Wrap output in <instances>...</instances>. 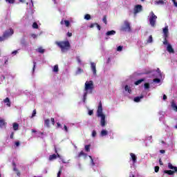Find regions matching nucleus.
Instances as JSON below:
<instances>
[{
  "mask_svg": "<svg viewBox=\"0 0 177 177\" xmlns=\"http://www.w3.org/2000/svg\"><path fill=\"white\" fill-rule=\"evenodd\" d=\"M6 38L3 37H0V42H2V41H5Z\"/></svg>",
  "mask_w": 177,
  "mask_h": 177,
  "instance_id": "6e6d98bb",
  "label": "nucleus"
},
{
  "mask_svg": "<svg viewBox=\"0 0 177 177\" xmlns=\"http://www.w3.org/2000/svg\"><path fill=\"white\" fill-rule=\"evenodd\" d=\"M164 38H168V26L163 28Z\"/></svg>",
  "mask_w": 177,
  "mask_h": 177,
  "instance_id": "f8f14e48",
  "label": "nucleus"
},
{
  "mask_svg": "<svg viewBox=\"0 0 177 177\" xmlns=\"http://www.w3.org/2000/svg\"><path fill=\"white\" fill-rule=\"evenodd\" d=\"M81 73H84V70H82L81 68H78L77 74H81Z\"/></svg>",
  "mask_w": 177,
  "mask_h": 177,
  "instance_id": "c9c22d12",
  "label": "nucleus"
},
{
  "mask_svg": "<svg viewBox=\"0 0 177 177\" xmlns=\"http://www.w3.org/2000/svg\"><path fill=\"white\" fill-rule=\"evenodd\" d=\"M167 50L169 52V53H175V50H174L171 44L167 45Z\"/></svg>",
  "mask_w": 177,
  "mask_h": 177,
  "instance_id": "1a4fd4ad",
  "label": "nucleus"
},
{
  "mask_svg": "<svg viewBox=\"0 0 177 177\" xmlns=\"http://www.w3.org/2000/svg\"><path fill=\"white\" fill-rule=\"evenodd\" d=\"M55 44L61 48V50L63 53L67 52L71 48V44H70V41H68V40L55 41Z\"/></svg>",
  "mask_w": 177,
  "mask_h": 177,
  "instance_id": "f03ea898",
  "label": "nucleus"
},
{
  "mask_svg": "<svg viewBox=\"0 0 177 177\" xmlns=\"http://www.w3.org/2000/svg\"><path fill=\"white\" fill-rule=\"evenodd\" d=\"M37 66V62H33V68H32V71H35V66Z\"/></svg>",
  "mask_w": 177,
  "mask_h": 177,
  "instance_id": "79ce46f5",
  "label": "nucleus"
},
{
  "mask_svg": "<svg viewBox=\"0 0 177 177\" xmlns=\"http://www.w3.org/2000/svg\"><path fill=\"white\" fill-rule=\"evenodd\" d=\"M89 158H91V163L93 164V165H95V162H93V159L92 158V156H89Z\"/></svg>",
  "mask_w": 177,
  "mask_h": 177,
  "instance_id": "4d7b16f0",
  "label": "nucleus"
},
{
  "mask_svg": "<svg viewBox=\"0 0 177 177\" xmlns=\"http://www.w3.org/2000/svg\"><path fill=\"white\" fill-rule=\"evenodd\" d=\"M17 176H20V175H21V173H20V171H17Z\"/></svg>",
  "mask_w": 177,
  "mask_h": 177,
  "instance_id": "338daca9",
  "label": "nucleus"
},
{
  "mask_svg": "<svg viewBox=\"0 0 177 177\" xmlns=\"http://www.w3.org/2000/svg\"><path fill=\"white\" fill-rule=\"evenodd\" d=\"M84 90L86 92L91 91V93H92V91H93V81L90 80L89 82H86Z\"/></svg>",
  "mask_w": 177,
  "mask_h": 177,
  "instance_id": "20e7f679",
  "label": "nucleus"
},
{
  "mask_svg": "<svg viewBox=\"0 0 177 177\" xmlns=\"http://www.w3.org/2000/svg\"><path fill=\"white\" fill-rule=\"evenodd\" d=\"M102 21L104 24H107V17L106 15L103 17Z\"/></svg>",
  "mask_w": 177,
  "mask_h": 177,
  "instance_id": "2f4dec72",
  "label": "nucleus"
},
{
  "mask_svg": "<svg viewBox=\"0 0 177 177\" xmlns=\"http://www.w3.org/2000/svg\"><path fill=\"white\" fill-rule=\"evenodd\" d=\"M95 26H96V27H97V28L99 30V31H100V30H101V27H100V25H99V24H96L95 23Z\"/></svg>",
  "mask_w": 177,
  "mask_h": 177,
  "instance_id": "09e8293b",
  "label": "nucleus"
},
{
  "mask_svg": "<svg viewBox=\"0 0 177 177\" xmlns=\"http://www.w3.org/2000/svg\"><path fill=\"white\" fill-rule=\"evenodd\" d=\"M62 169H60L57 173V177H60V175H62Z\"/></svg>",
  "mask_w": 177,
  "mask_h": 177,
  "instance_id": "49530a36",
  "label": "nucleus"
},
{
  "mask_svg": "<svg viewBox=\"0 0 177 177\" xmlns=\"http://www.w3.org/2000/svg\"><path fill=\"white\" fill-rule=\"evenodd\" d=\"M64 129L65 130V132H68V129L67 128V126L64 124Z\"/></svg>",
  "mask_w": 177,
  "mask_h": 177,
  "instance_id": "3c124183",
  "label": "nucleus"
},
{
  "mask_svg": "<svg viewBox=\"0 0 177 177\" xmlns=\"http://www.w3.org/2000/svg\"><path fill=\"white\" fill-rule=\"evenodd\" d=\"M97 117L101 118V127H106V125H107V122H106V115L103 113V106L102 105V101L99 102V105L97 110Z\"/></svg>",
  "mask_w": 177,
  "mask_h": 177,
  "instance_id": "f257e3e1",
  "label": "nucleus"
},
{
  "mask_svg": "<svg viewBox=\"0 0 177 177\" xmlns=\"http://www.w3.org/2000/svg\"><path fill=\"white\" fill-rule=\"evenodd\" d=\"M163 100H167V96L165 95H163Z\"/></svg>",
  "mask_w": 177,
  "mask_h": 177,
  "instance_id": "774afa93",
  "label": "nucleus"
},
{
  "mask_svg": "<svg viewBox=\"0 0 177 177\" xmlns=\"http://www.w3.org/2000/svg\"><path fill=\"white\" fill-rule=\"evenodd\" d=\"M50 122V120H49V119L45 120H44V125H45V127H47V128H49V127H50V125H49Z\"/></svg>",
  "mask_w": 177,
  "mask_h": 177,
  "instance_id": "b1692460",
  "label": "nucleus"
},
{
  "mask_svg": "<svg viewBox=\"0 0 177 177\" xmlns=\"http://www.w3.org/2000/svg\"><path fill=\"white\" fill-rule=\"evenodd\" d=\"M144 96L143 95H140L139 97H134V102L136 103H139V102H140V99H143Z\"/></svg>",
  "mask_w": 177,
  "mask_h": 177,
  "instance_id": "2eb2a0df",
  "label": "nucleus"
},
{
  "mask_svg": "<svg viewBox=\"0 0 177 177\" xmlns=\"http://www.w3.org/2000/svg\"><path fill=\"white\" fill-rule=\"evenodd\" d=\"M12 55H17V50L12 51Z\"/></svg>",
  "mask_w": 177,
  "mask_h": 177,
  "instance_id": "69168bd1",
  "label": "nucleus"
},
{
  "mask_svg": "<svg viewBox=\"0 0 177 177\" xmlns=\"http://www.w3.org/2000/svg\"><path fill=\"white\" fill-rule=\"evenodd\" d=\"M164 45H169L168 40H167V37H165V41H163Z\"/></svg>",
  "mask_w": 177,
  "mask_h": 177,
  "instance_id": "c03bdc74",
  "label": "nucleus"
},
{
  "mask_svg": "<svg viewBox=\"0 0 177 177\" xmlns=\"http://www.w3.org/2000/svg\"><path fill=\"white\" fill-rule=\"evenodd\" d=\"M36 114H37V110L35 109L32 111L31 118H32L33 117H35Z\"/></svg>",
  "mask_w": 177,
  "mask_h": 177,
  "instance_id": "e433bc0d",
  "label": "nucleus"
},
{
  "mask_svg": "<svg viewBox=\"0 0 177 177\" xmlns=\"http://www.w3.org/2000/svg\"><path fill=\"white\" fill-rule=\"evenodd\" d=\"M14 131H17L19 129V124L17 122H14L12 124Z\"/></svg>",
  "mask_w": 177,
  "mask_h": 177,
  "instance_id": "6ab92c4d",
  "label": "nucleus"
},
{
  "mask_svg": "<svg viewBox=\"0 0 177 177\" xmlns=\"http://www.w3.org/2000/svg\"><path fill=\"white\" fill-rule=\"evenodd\" d=\"M147 42L148 44H151V42H153V36H152V35H150V36L149 37V39H148V40L147 41Z\"/></svg>",
  "mask_w": 177,
  "mask_h": 177,
  "instance_id": "c756f323",
  "label": "nucleus"
},
{
  "mask_svg": "<svg viewBox=\"0 0 177 177\" xmlns=\"http://www.w3.org/2000/svg\"><path fill=\"white\" fill-rule=\"evenodd\" d=\"M161 82V80H160L159 78H156V79L153 80V82L158 83V82Z\"/></svg>",
  "mask_w": 177,
  "mask_h": 177,
  "instance_id": "a18cd8bd",
  "label": "nucleus"
},
{
  "mask_svg": "<svg viewBox=\"0 0 177 177\" xmlns=\"http://www.w3.org/2000/svg\"><path fill=\"white\" fill-rule=\"evenodd\" d=\"M6 122H5V120L0 119V128H2V127H5L6 125Z\"/></svg>",
  "mask_w": 177,
  "mask_h": 177,
  "instance_id": "a211bd4d",
  "label": "nucleus"
},
{
  "mask_svg": "<svg viewBox=\"0 0 177 177\" xmlns=\"http://www.w3.org/2000/svg\"><path fill=\"white\" fill-rule=\"evenodd\" d=\"M130 156L131 157V160H132L133 164H135V162H136V160H137L136 155H135V153H131Z\"/></svg>",
  "mask_w": 177,
  "mask_h": 177,
  "instance_id": "ddd939ff",
  "label": "nucleus"
},
{
  "mask_svg": "<svg viewBox=\"0 0 177 177\" xmlns=\"http://www.w3.org/2000/svg\"><path fill=\"white\" fill-rule=\"evenodd\" d=\"M32 28H38V24H37V22L32 24Z\"/></svg>",
  "mask_w": 177,
  "mask_h": 177,
  "instance_id": "72a5a7b5",
  "label": "nucleus"
},
{
  "mask_svg": "<svg viewBox=\"0 0 177 177\" xmlns=\"http://www.w3.org/2000/svg\"><path fill=\"white\" fill-rule=\"evenodd\" d=\"M171 108L173 110H174V111H177V105L174 102H171Z\"/></svg>",
  "mask_w": 177,
  "mask_h": 177,
  "instance_id": "5701e85b",
  "label": "nucleus"
},
{
  "mask_svg": "<svg viewBox=\"0 0 177 177\" xmlns=\"http://www.w3.org/2000/svg\"><path fill=\"white\" fill-rule=\"evenodd\" d=\"M143 82H145V78L140 79V80L136 81L134 84H135V85H140V83Z\"/></svg>",
  "mask_w": 177,
  "mask_h": 177,
  "instance_id": "412c9836",
  "label": "nucleus"
},
{
  "mask_svg": "<svg viewBox=\"0 0 177 177\" xmlns=\"http://www.w3.org/2000/svg\"><path fill=\"white\" fill-rule=\"evenodd\" d=\"M154 171H155V172H158V171H160V167H158V166H156L155 167H154Z\"/></svg>",
  "mask_w": 177,
  "mask_h": 177,
  "instance_id": "58836bf2",
  "label": "nucleus"
},
{
  "mask_svg": "<svg viewBox=\"0 0 177 177\" xmlns=\"http://www.w3.org/2000/svg\"><path fill=\"white\" fill-rule=\"evenodd\" d=\"M164 3H165V1H164V0H159L155 1V5H164Z\"/></svg>",
  "mask_w": 177,
  "mask_h": 177,
  "instance_id": "aec40b11",
  "label": "nucleus"
},
{
  "mask_svg": "<svg viewBox=\"0 0 177 177\" xmlns=\"http://www.w3.org/2000/svg\"><path fill=\"white\" fill-rule=\"evenodd\" d=\"M159 164L160 165H164V163H162V160H161V159L159 160Z\"/></svg>",
  "mask_w": 177,
  "mask_h": 177,
  "instance_id": "0e129e2a",
  "label": "nucleus"
},
{
  "mask_svg": "<svg viewBox=\"0 0 177 177\" xmlns=\"http://www.w3.org/2000/svg\"><path fill=\"white\" fill-rule=\"evenodd\" d=\"M12 165H14V169H13V170L15 171V172H17V171H19L18 169H17V168H16V163H15V162H13L12 163Z\"/></svg>",
  "mask_w": 177,
  "mask_h": 177,
  "instance_id": "37998d69",
  "label": "nucleus"
},
{
  "mask_svg": "<svg viewBox=\"0 0 177 177\" xmlns=\"http://www.w3.org/2000/svg\"><path fill=\"white\" fill-rule=\"evenodd\" d=\"M3 102L7 103V106L8 107H10V100L9 99V97H6V99H4Z\"/></svg>",
  "mask_w": 177,
  "mask_h": 177,
  "instance_id": "f3484780",
  "label": "nucleus"
},
{
  "mask_svg": "<svg viewBox=\"0 0 177 177\" xmlns=\"http://www.w3.org/2000/svg\"><path fill=\"white\" fill-rule=\"evenodd\" d=\"M60 24L63 26V24H65L66 27H70V21L68 20H62L60 21Z\"/></svg>",
  "mask_w": 177,
  "mask_h": 177,
  "instance_id": "9d476101",
  "label": "nucleus"
},
{
  "mask_svg": "<svg viewBox=\"0 0 177 177\" xmlns=\"http://www.w3.org/2000/svg\"><path fill=\"white\" fill-rule=\"evenodd\" d=\"M37 52H39V53H45V50L42 48V47H39L37 49Z\"/></svg>",
  "mask_w": 177,
  "mask_h": 177,
  "instance_id": "c85d7f7f",
  "label": "nucleus"
},
{
  "mask_svg": "<svg viewBox=\"0 0 177 177\" xmlns=\"http://www.w3.org/2000/svg\"><path fill=\"white\" fill-rule=\"evenodd\" d=\"M169 169H174V172H177V167L172 165L171 162L168 163Z\"/></svg>",
  "mask_w": 177,
  "mask_h": 177,
  "instance_id": "9b49d317",
  "label": "nucleus"
},
{
  "mask_svg": "<svg viewBox=\"0 0 177 177\" xmlns=\"http://www.w3.org/2000/svg\"><path fill=\"white\" fill-rule=\"evenodd\" d=\"M163 173L167 174V175H174L175 174V171L172 170H165Z\"/></svg>",
  "mask_w": 177,
  "mask_h": 177,
  "instance_id": "dca6fc26",
  "label": "nucleus"
},
{
  "mask_svg": "<svg viewBox=\"0 0 177 177\" xmlns=\"http://www.w3.org/2000/svg\"><path fill=\"white\" fill-rule=\"evenodd\" d=\"M12 34H15V31L12 28H10L3 32V37L6 38H6H9V37H12Z\"/></svg>",
  "mask_w": 177,
  "mask_h": 177,
  "instance_id": "39448f33",
  "label": "nucleus"
},
{
  "mask_svg": "<svg viewBox=\"0 0 177 177\" xmlns=\"http://www.w3.org/2000/svg\"><path fill=\"white\" fill-rule=\"evenodd\" d=\"M14 137H15V133H14V132H12L11 134H10V139H13Z\"/></svg>",
  "mask_w": 177,
  "mask_h": 177,
  "instance_id": "8fccbe9b",
  "label": "nucleus"
},
{
  "mask_svg": "<svg viewBox=\"0 0 177 177\" xmlns=\"http://www.w3.org/2000/svg\"><path fill=\"white\" fill-rule=\"evenodd\" d=\"M6 2H8V3H15V0H6Z\"/></svg>",
  "mask_w": 177,
  "mask_h": 177,
  "instance_id": "ea45409f",
  "label": "nucleus"
},
{
  "mask_svg": "<svg viewBox=\"0 0 177 177\" xmlns=\"http://www.w3.org/2000/svg\"><path fill=\"white\" fill-rule=\"evenodd\" d=\"M77 63H81V58H80V57H77Z\"/></svg>",
  "mask_w": 177,
  "mask_h": 177,
  "instance_id": "bf43d9fd",
  "label": "nucleus"
},
{
  "mask_svg": "<svg viewBox=\"0 0 177 177\" xmlns=\"http://www.w3.org/2000/svg\"><path fill=\"white\" fill-rule=\"evenodd\" d=\"M31 37H32V38H33L34 39H35V38H37V35H35V34H32V35H31Z\"/></svg>",
  "mask_w": 177,
  "mask_h": 177,
  "instance_id": "13d9d810",
  "label": "nucleus"
},
{
  "mask_svg": "<svg viewBox=\"0 0 177 177\" xmlns=\"http://www.w3.org/2000/svg\"><path fill=\"white\" fill-rule=\"evenodd\" d=\"M53 72L54 73H58L59 72V65L54 66Z\"/></svg>",
  "mask_w": 177,
  "mask_h": 177,
  "instance_id": "bb28decb",
  "label": "nucleus"
},
{
  "mask_svg": "<svg viewBox=\"0 0 177 177\" xmlns=\"http://www.w3.org/2000/svg\"><path fill=\"white\" fill-rule=\"evenodd\" d=\"M55 153H57V157H58V158H60V155L57 153V149L55 148Z\"/></svg>",
  "mask_w": 177,
  "mask_h": 177,
  "instance_id": "5fc2aeb1",
  "label": "nucleus"
},
{
  "mask_svg": "<svg viewBox=\"0 0 177 177\" xmlns=\"http://www.w3.org/2000/svg\"><path fill=\"white\" fill-rule=\"evenodd\" d=\"M122 31H131V24L128 21H124V26L121 28Z\"/></svg>",
  "mask_w": 177,
  "mask_h": 177,
  "instance_id": "423d86ee",
  "label": "nucleus"
},
{
  "mask_svg": "<svg viewBox=\"0 0 177 177\" xmlns=\"http://www.w3.org/2000/svg\"><path fill=\"white\" fill-rule=\"evenodd\" d=\"M82 156H84L85 157H86V153H84V151H81L80 153L78 154V157H82Z\"/></svg>",
  "mask_w": 177,
  "mask_h": 177,
  "instance_id": "7c9ffc66",
  "label": "nucleus"
},
{
  "mask_svg": "<svg viewBox=\"0 0 177 177\" xmlns=\"http://www.w3.org/2000/svg\"><path fill=\"white\" fill-rule=\"evenodd\" d=\"M84 19H85V20H91V15L86 14V15L84 16Z\"/></svg>",
  "mask_w": 177,
  "mask_h": 177,
  "instance_id": "473e14b6",
  "label": "nucleus"
},
{
  "mask_svg": "<svg viewBox=\"0 0 177 177\" xmlns=\"http://www.w3.org/2000/svg\"><path fill=\"white\" fill-rule=\"evenodd\" d=\"M84 150L87 152L91 151V145H85Z\"/></svg>",
  "mask_w": 177,
  "mask_h": 177,
  "instance_id": "393cba45",
  "label": "nucleus"
},
{
  "mask_svg": "<svg viewBox=\"0 0 177 177\" xmlns=\"http://www.w3.org/2000/svg\"><path fill=\"white\" fill-rule=\"evenodd\" d=\"M124 91H126V92H128L129 93H131L132 92L131 87H129L128 85H126L124 86Z\"/></svg>",
  "mask_w": 177,
  "mask_h": 177,
  "instance_id": "4be33fe9",
  "label": "nucleus"
},
{
  "mask_svg": "<svg viewBox=\"0 0 177 177\" xmlns=\"http://www.w3.org/2000/svg\"><path fill=\"white\" fill-rule=\"evenodd\" d=\"M96 135H97V133H96V131H93V132H92V136H93V138H95V136H96Z\"/></svg>",
  "mask_w": 177,
  "mask_h": 177,
  "instance_id": "de8ad7c7",
  "label": "nucleus"
},
{
  "mask_svg": "<svg viewBox=\"0 0 177 177\" xmlns=\"http://www.w3.org/2000/svg\"><path fill=\"white\" fill-rule=\"evenodd\" d=\"M93 115V110L88 111V115Z\"/></svg>",
  "mask_w": 177,
  "mask_h": 177,
  "instance_id": "603ef678",
  "label": "nucleus"
},
{
  "mask_svg": "<svg viewBox=\"0 0 177 177\" xmlns=\"http://www.w3.org/2000/svg\"><path fill=\"white\" fill-rule=\"evenodd\" d=\"M160 153H161V154H165V150L161 149V150L160 151Z\"/></svg>",
  "mask_w": 177,
  "mask_h": 177,
  "instance_id": "680f3d73",
  "label": "nucleus"
},
{
  "mask_svg": "<svg viewBox=\"0 0 177 177\" xmlns=\"http://www.w3.org/2000/svg\"><path fill=\"white\" fill-rule=\"evenodd\" d=\"M156 21H157V15L153 12H151L149 17V24L151 27H156Z\"/></svg>",
  "mask_w": 177,
  "mask_h": 177,
  "instance_id": "7ed1b4c3",
  "label": "nucleus"
},
{
  "mask_svg": "<svg viewBox=\"0 0 177 177\" xmlns=\"http://www.w3.org/2000/svg\"><path fill=\"white\" fill-rule=\"evenodd\" d=\"M108 132H107V131H106V130H102V131H101V136H106V135H108Z\"/></svg>",
  "mask_w": 177,
  "mask_h": 177,
  "instance_id": "cd10ccee",
  "label": "nucleus"
},
{
  "mask_svg": "<svg viewBox=\"0 0 177 177\" xmlns=\"http://www.w3.org/2000/svg\"><path fill=\"white\" fill-rule=\"evenodd\" d=\"M91 70L93 71V75H96V64H95L94 62H91Z\"/></svg>",
  "mask_w": 177,
  "mask_h": 177,
  "instance_id": "6e6552de",
  "label": "nucleus"
},
{
  "mask_svg": "<svg viewBox=\"0 0 177 177\" xmlns=\"http://www.w3.org/2000/svg\"><path fill=\"white\" fill-rule=\"evenodd\" d=\"M143 10V7H142V5L138 4L134 7V15H136L137 13H139L140 12H142Z\"/></svg>",
  "mask_w": 177,
  "mask_h": 177,
  "instance_id": "0eeeda50",
  "label": "nucleus"
},
{
  "mask_svg": "<svg viewBox=\"0 0 177 177\" xmlns=\"http://www.w3.org/2000/svg\"><path fill=\"white\" fill-rule=\"evenodd\" d=\"M15 147H19V146H20V142L19 141H16L15 142Z\"/></svg>",
  "mask_w": 177,
  "mask_h": 177,
  "instance_id": "4c0bfd02",
  "label": "nucleus"
},
{
  "mask_svg": "<svg viewBox=\"0 0 177 177\" xmlns=\"http://www.w3.org/2000/svg\"><path fill=\"white\" fill-rule=\"evenodd\" d=\"M51 122H52L53 125H54V124H55V118H51Z\"/></svg>",
  "mask_w": 177,
  "mask_h": 177,
  "instance_id": "e2e57ef3",
  "label": "nucleus"
},
{
  "mask_svg": "<svg viewBox=\"0 0 177 177\" xmlns=\"http://www.w3.org/2000/svg\"><path fill=\"white\" fill-rule=\"evenodd\" d=\"M56 158H57V155L53 154V155H50L48 160L49 161H53V160H56Z\"/></svg>",
  "mask_w": 177,
  "mask_h": 177,
  "instance_id": "4468645a",
  "label": "nucleus"
},
{
  "mask_svg": "<svg viewBox=\"0 0 177 177\" xmlns=\"http://www.w3.org/2000/svg\"><path fill=\"white\" fill-rule=\"evenodd\" d=\"M95 26H96V23L91 24L89 27H90V28H93V27H95Z\"/></svg>",
  "mask_w": 177,
  "mask_h": 177,
  "instance_id": "864d4df0",
  "label": "nucleus"
},
{
  "mask_svg": "<svg viewBox=\"0 0 177 177\" xmlns=\"http://www.w3.org/2000/svg\"><path fill=\"white\" fill-rule=\"evenodd\" d=\"M67 36L68 37H73V33L68 32Z\"/></svg>",
  "mask_w": 177,
  "mask_h": 177,
  "instance_id": "052dcab7",
  "label": "nucleus"
},
{
  "mask_svg": "<svg viewBox=\"0 0 177 177\" xmlns=\"http://www.w3.org/2000/svg\"><path fill=\"white\" fill-rule=\"evenodd\" d=\"M115 34V30H110L106 32V35H114Z\"/></svg>",
  "mask_w": 177,
  "mask_h": 177,
  "instance_id": "a878e982",
  "label": "nucleus"
},
{
  "mask_svg": "<svg viewBox=\"0 0 177 177\" xmlns=\"http://www.w3.org/2000/svg\"><path fill=\"white\" fill-rule=\"evenodd\" d=\"M144 86H145V89H149V88H150V84H149V83H145V84H144Z\"/></svg>",
  "mask_w": 177,
  "mask_h": 177,
  "instance_id": "f704fd0d",
  "label": "nucleus"
},
{
  "mask_svg": "<svg viewBox=\"0 0 177 177\" xmlns=\"http://www.w3.org/2000/svg\"><path fill=\"white\" fill-rule=\"evenodd\" d=\"M122 46H119L118 48H117V50L118 52H121V50H122Z\"/></svg>",
  "mask_w": 177,
  "mask_h": 177,
  "instance_id": "a19ab883",
  "label": "nucleus"
}]
</instances>
